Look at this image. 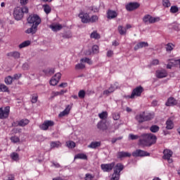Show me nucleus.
<instances>
[{"instance_id":"obj_1","label":"nucleus","mask_w":180,"mask_h":180,"mask_svg":"<svg viewBox=\"0 0 180 180\" xmlns=\"http://www.w3.org/2000/svg\"><path fill=\"white\" fill-rule=\"evenodd\" d=\"M157 142V136L153 134H143L139 137V144L143 147H151Z\"/></svg>"},{"instance_id":"obj_2","label":"nucleus","mask_w":180,"mask_h":180,"mask_svg":"<svg viewBox=\"0 0 180 180\" xmlns=\"http://www.w3.org/2000/svg\"><path fill=\"white\" fill-rule=\"evenodd\" d=\"M154 119V115L152 113H146L143 112L142 113L138 114L135 116V120L138 123H144V122H150Z\"/></svg>"},{"instance_id":"obj_3","label":"nucleus","mask_w":180,"mask_h":180,"mask_svg":"<svg viewBox=\"0 0 180 180\" xmlns=\"http://www.w3.org/2000/svg\"><path fill=\"white\" fill-rule=\"evenodd\" d=\"M29 13V8L26 6L17 7L14 9L13 16L15 20H20L23 18L25 13Z\"/></svg>"},{"instance_id":"obj_4","label":"nucleus","mask_w":180,"mask_h":180,"mask_svg":"<svg viewBox=\"0 0 180 180\" xmlns=\"http://www.w3.org/2000/svg\"><path fill=\"white\" fill-rule=\"evenodd\" d=\"M79 18L82 19V22L83 23H89V22H91V23H94V22H96V20H98V17L96 15H93L90 18L89 14L88 13H80L79 14Z\"/></svg>"},{"instance_id":"obj_5","label":"nucleus","mask_w":180,"mask_h":180,"mask_svg":"<svg viewBox=\"0 0 180 180\" xmlns=\"http://www.w3.org/2000/svg\"><path fill=\"white\" fill-rule=\"evenodd\" d=\"M124 166L122 163H117L115 167L114 173L112 175L111 179L118 180L120 178V172L123 171Z\"/></svg>"},{"instance_id":"obj_6","label":"nucleus","mask_w":180,"mask_h":180,"mask_svg":"<svg viewBox=\"0 0 180 180\" xmlns=\"http://www.w3.org/2000/svg\"><path fill=\"white\" fill-rule=\"evenodd\" d=\"M28 23L31 25H37L41 23V19L37 14L30 15L27 19Z\"/></svg>"},{"instance_id":"obj_7","label":"nucleus","mask_w":180,"mask_h":180,"mask_svg":"<svg viewBox=\"0 0 180 180\" xmlns=\"http://www.w3.org/2000/svg\"><path fill=\"white\" fill-rule=\"evenodd\" d=\"M163 154H164L162 157L163 160H165L166 161H167L169 164H172V162H174V160L172 158V154H174L172 150L169 149H166L164 150Z\"/></svg>"},{"instance_id":"obj_8","label":"nucleus","mask_w":180,"mask_h":180,"mask_svg":"<svg viewBox=\"0 0 180 180\" xmlns=\"http://www.w3.org/2000/svg\"><path fill=\"white\" fill-rule=\"evenodd\" d=\"M143 91H144V89L143 86H139L138 87H136L131 92V96H128V98H130L131 99H134V96H141V94H143Z\"/></svg>"},{"instance_id":"obj_9","label":"nucleus","mask_w":180,"mask_h":180,"mask_svg":"<svg viewBox=\"0 0 180 180\" xmlns=\"http://www.w3.org/2000/svg\"><path fill=\"white\" fill-rule=\"evenodd\" d=\"M175 65H179L180 68V59H168L167 60V68L171 70L172 67H175Z\"/></svg>"},{"instance_id":"obj_10","label":"nucleus","mask_w":180,"mask_h":180,"mask_svg":"<svg viewBox=\"0 0 180 180\" xmlns=\"http://www.w3.org/2000/svg\"><path fill=\"white\" fill-rule=\"evenodd\" d=\"M11 111V107L6 106L3 109L0 108V119H7L9 117V112Z\"/></svg>"},{"instance_id":"obj_11","label":"nucleus","mask_w":180,"mask_h":180,"mask_svg":"<svg viewBox=\"0 0 180 180\" xmlns=\"http://www.w3.org/2000/svg\"><path fill=\"white\" fill-rule=\"evenodd\" d=\"M101 167L103 172H110V171L113 169V167H115V162L109 164H102Z\"/></svg>"},{"instance_id":"obj_12","label":"nucleus","mask_w":180,"mask_h":180,"mask_svg":"<svg viewBox=\"0 0 180 180\" xmlns=\"http://www.w3.org/2000/svg\"><path fill=\"white\" fill-rule=\"evenodd\" d=\"M61 79V73L58 72L56 73L50 80V84L53 86H55V85H57L58 84V82Z\"/></svg>"},{"instance_id":"obj_13","label":"nucleus","mask_w":180,"mask_h":180,"mask_svg":"<svg viewBox=\"0 0 180 180\" xmlns=\"http://www.w3.org/2000/svg\"><path fill=\"white\" fill-rule=\"evenodd\" d=\"M138 8H140V4L137 2H131L126 5V9L127 11H129V12H131V11H134L135 9H137Z\"/></svg>"},{"instance_id":"obj_14","label":"nucleus","mask_w":180,"mask_h":180,"mask_svg":"<svg viewBox=\"0 0 180 180\" xmlns=\"http://www.w3.org/2000/svg\"><path fill=\"white\" fill-rule=\"evenodd\" d=\"M143 22H144V23H155V22H157V18H154L150 15L147 14L143 16Z\"/></svg>"},{"instance_id":"obj_15","label":"nucleus","mask_w":180,"mask_h":180,"mask_svg":"<svg viewBox=\"0 0 180 180\" xmlns=\"http://www.w3.org/2000/svg\"><path fill=\"white\" fill-rule=\"evenodd\" d=\"M132 155L133 157H146L150 155V153L139 149L133 152Z\"/></svg>"},{"instance_id":"obj_16","label":"nucleus","mask_w":180,"mask_h":180,"mask_svg":"<svg viewBox=\"0 0 180 180\" xmlns=\"http://www.w3.org/2000/svg\"><path fill=\"white\" fill-rule=\"evenodd\" d=\"M174 120H175V117H170L166 122V129L167 130H172L174 129Z\"/></svg>"},{"instance_id":"obj_17","label":"nucleus","mask_w":180,"mask_h":180,"mask_svg":"<svg viewBox=\"0 0 180 180\" xmlns=\"http://www.w3.org/2000/svg\"><path fill=\"white\" fill-rule=\"evenodd\" d=\"M115 86H110V87L108 89V90H105L103 92V95H106V96H109V95H110V94H112V92H115V89H117V85H118V83L117 82H115Z\"/></svg>"},{"instance_id":"obj_18","label":"nucleus","mask_w":180,"mask_h":180,"mask_svg":"<svg viewBox=\"0 0 180 180\" xmlns=\"http://www.w3.org/2000/svg\"><path fill=\"white\" fill-rule=\"evenodd\" d=\"M51 126H54V122L48 120V121H45L43 123V124L39 126V127L41 130H47V129H49V127Z\"/></svg>"},{"instance_id":"obj_19","label":"nucleus","mask_w":180,"mask_h":180,"mask_svg":"<svg viewBox=\"0 0 180 180\" xmlns=\"http://www.w3.org/2000/svg\"><path fill=\"white\" fill-rule=\"evenodd\" d=\"M177 103L178 101H176L174 97H170L167 99L166 106H175Z\"/></svg>"},{"instance_id":"obj_20","label":"nucleus","mask_w":180,"mask_h":180,"mask_svg":"<svg viewBox=\"0 0 180 180\" xmlns=\"http://www.w3.org/2000/svg\"><path fill=\"white\" fill-rule=\"evenodd\" d=\"M143 47H148V43L146 41L139 42L134 46V50H135V51H137L139 49H143Z\"/></svg>"},{"instance_id":"obj_21","label":"nucleus","mask_w":180,"mask_h":180,"mask_svg":"<svg viewBox=\"0 0 180 180\" xmlns=\"http://www.w3.org/2000/svg\"><path fill=\"white\" fill-rule=\"evenodd\" d=\"M37 26L39 25H32L30 28H28L25 33H27L28 34L31 33V34H34L36 32H37Z\"/></svg>"},{"instance_id":"obj_22","label":"nucleus","mask_w":180,"mask_h":180,"mask_svg":"<svg viewBox=\"0 0 180 180\" xmlns=\"http://www.w3.org/2000/svg\"><path fill=\"white\" fill-rule=\"evenodd\" d=\"M50 29L53 30V32H58V30H61L63 29V25L58 24H53L49 26Z\"/></svg>"},{"instance_id":"obj_23","label":"nucleus","mask_w":180,"mask_h":180,"mask_svg":"<svg viewBox=\"0 0 180 180\" xmlns=\"http://www.w3.org/2000/svg\"><path fill=\"white\" fill-rule=\"evenodd\" d=\"M107 15V18L108 19H115V18L117 16V13H116L115 11L108 10Z\"/></svg>"},{"instance_id":"obj_24","label":"nucleus","mask_w":180,"mask_h":180,"mask_svg":"<svg viewBox=\"0 0 180 180\" xmlns=\"http://www.w3.org/2000/svg\"><path fill=\"white\" fill-rule=\"evenodd\" d=\"M126 157H131V154L128 152H118L117 153V158H126Z\"/></svg>"},{"instance_id":"obj_25","label":"nucleus","mask_w":180,"mask_h":180,"mask_svg":"<svg viewBox=\"0 0 180 180\" xmlns=\"http://www.w3.org/2000/svg\"><path fill=\"white\" fill-rule=\"evenodd\" d=\"M70 110H71V106L68 105L67 108L58 115L59 117H64V116L70 113Z\"/></svg>"},{"instance_id":"obj_26","label":"nucleus","mask_w":180,"mask_h":180,"mask_svg":"<svg viewBox=\"0 0 180 180\" xmlns=\"http://www.w3.org/2000/svg\"><path fill=\"white\" fill-rule=\"evenodd\" d=\"M97 128L99 129V130H106L108 127H106V124H105L103 122L101 121L97 124Z\"/></svg>"},{"instance_id":"obj_27","label":"nucleus","mask_w":180,"mask_h":180,"mask_svg":"<svg viewBox=\"0 0 180 180\" xmlns=\"http://www.w3.org/2000/svg\"><path fill=\"white\" fill-rule=\"evenodd\" d=\"M89 148H96L97 147H101V142L93 141L89 146Z\"/></svg>"},{"instance_id":"obj_28","label":"nucleus","mask_w":180,"mask_h":180,"mask_svg":"<svg viewBox=\"0 0 180 180\" xmlns=\"http://www.w3.org/2000/svg\"><path fill=\"white\" fill-rule=\"evenodd\" d=\"M168 75V73H167V70H160L158 72V78H165Z\"/></svg>"},{"instance_id":"obj_29","label":"nucleus","mask_w":180,"mask_h":180,"mask_svg":"<svg viewBox=\"0 0 180 180\" xmlns=\"http://www.w3.org/2000/svg\"><path fill=\"white\" fill-rule=\"evenodd\" d=\"M91 39H101V34H98L96 31H94L91 35H90Z\"/></svg>"},{"instance_id":"obj_30","label":"nucleus","mask_w":180,"mask_h":180,"mask_svg":"<svg viewBox=\"0 0 180 180\" xmlns=\"http://www.w3.org/2000/svg\"><path fill=\"white\" fill-rule=\"evenodd\" d=\"M30 43L31 42L30 40L25 41L19 45V49H23L25 47H27V46H30Z\"/></svg>"},{"instance_id":"obj_31","label":"nucleus","mask_w":180,"mask_h":180,"mask_svg":"<svg viewBox=\"0 0 180 180\" xmlns=\"http://www.w3.org/2000/svg\"><path fill=\"white\" fill-rule=\"evenodd\" d=\"M118 32L120 34H126L127 29L124 27L120 25L118 26Z\"/></svg>"},{"instance_id":"obj_32","label":"nucleus","mask_w":180,"mask_h":180,"mask_svg":"<svg viewBox=\"0 0 180 180\" xmlns=\"http://www.w3.org/2000/svg\"><path fill=\"white\" fill-rule=\"evenodd\" d=\"M26 124H29V120L25 119V120H21L19 122H18V126H21V127H25L26 126Z\"/></svg>"},{"instance_id":"obj_33","label":"nucleus","mask_w":180,"mask_h":180,"mask_svg":"<svg viewBox=\"0 0 180 180\" xmlns=\"http://www.w3.org/2000/svg\"><path fill=\"white\" fill-rule=\"evenodd\" d=\"M43 8H44V11L46 13V15H49V13H50L51 12V8L50 7V6L46 4V5L43 6Z\"/></svg>"},{"instance_id":"obj_34","label":"nucleus","mask_w":180,"mask_h":180,"mask_svg":"<svg viewBox=\"0 0 180 180\" xmlns=\"http://www.w3.org/2000/svg\"><path fill=\"white\" fill-rule=\"evenodd\" d=\"M13 80V77L12 76H8L5 78L4 81L7 85H11L12 84V81Z\"/></svg>"},{"instance_id":"obj_35","label":"nucleus","mask_w":180,"mask_h":180,"mask_svg":"<svg viewBox=\"0 0 180 180\" xmlns=\"http://www.w3.org/2000/svg\"><path fill=\"white\" fill-rule=\"evenodd\" d=\"M75 159L79 158L80 160H86L87 157H86V155L84 153H79L75 155Z\"/></svg>"},{"instance_id":"obj_36","label":"nucleus","mask_w":180,"mask_h":180,"mask_svg":"<svg viewBox=\"0 0 180 180\" xmlns=\"http://www.w3.org/2000/svg\"><path fill=\"white\" fill-rule=\"evenodd\" d=\"M174 47H175V45H174L173 44L169 43L166 45V50L167 51H172Z\"/></svg>"},{"instance_id":"obj_37","label":"nucleus","mask_w":180,"mask_h":180,"mask_svg":"<svg viewBox=\"0 0 180 180\" xmlns=\"http://www.w3.org/2000/svg\"><path fill=\"white\" fill-rule=\"evenodd\" d=\"M11 158L14 161H18L19 160V154H18L17 153H13L11 154Z\"/></svg>"},{"instance_id":"obj_38","label":"nucleus","mask_w":180,"mask_h":180,"mask_svg":"<svg viewBox=\"0 0 180 180\" xmlns=\"http://www.w3.org/2000/svg\"><path fill=\"white\" fill-rule=\"evenodd\" d=\"M10 56H11V57H13V58H20V53L18 51L10 53Z\"/></svg>"},{"instance_id":"obj_39","label":"nucleus","mask_w":180,"mask_h":180,"mask_svg":"<svg viewBox=\"0 0 180 180\" xmlns=\"http://www.w3.org/2000/svg\"><path fill=\"white\" fill-rule=\"evenodd\" d=\"M80 61L81 63H86L87 64H89V65H92V60L88 58H82Z\"/></svg>"},{"instance_id":"obj_40","label":"nucleus","mask_w":180,"mask_h":180,"mask_svg":"<svg viewBox=\"0 0 180 180\" xmlns=\"http://www.w3.org/2000/svg\"><path fill=\"white\" fill-rule=\"evenodd\" d=\"M162 5L165 8H169L171 6V3L169 0H162Z\"/></svg>"},{"instance_id":"obj_41","label":"nucleus","mask_w":180,"mask_h":180,"mask_svg":"<svg viewBox=\"0 0 180 180\" xmlns=\"http://www.w3.org/2000/svg\"><path fill=\"white\" fill-rule=\"evenodd\" d=\"M8 86L5 84H0V92H6L8 91Z\"/></svg>"},{"instance_id":"obj_42","label":"nucleus","mask_w":180,"mask_h":180,"mask_svg":"<svg viewBox=\"0 0 180 180\" xmlns=\"http://www.w3.org/2000/svg\"><path fill=\"white\" fill-rule=\"evenodd\" d=\"M150 130L152 131V133H157V131H158V126L153 125L150 127Z\"/></svg>"},{"instance_id":"obj_43","label":"nucleus","mask_w":180,"mask_h":180,"mask_svg":"<svg viewBox=\"0 0 180 180\" xmlns=\"http://www.w3.org/2000/svg\"><path fill=\"white\" fill-rule=\"evenodd\" d=\"M85 68V65L82 63H78L75 65V70H84Z\"/></svg>"},{"instance_id":"obj_44","label":"nucleus","mask_w":180,"mask_h":180,"mask_svg":"<svg viewBox=\"0 0 180 180\" xmlns=\"http://www.w3.org/2000/svg\"><path fill=\"white\" fill-rule=\"evenodd\" d=\"M92 50L94 54H98V53H99V46H98V45H94Z\"/></svg>"},{"instance_id":"obj_45","label":"nucleus","mask_w":180,"mask_h":180,"mask_svg":"<svg viewBox=\"0 0 180 180\" xmlns=\"http://www.w3.org/2000/svg\"><path fill=\"white\" fill-rule=\"evenodd\" d=\"M66 144L68 148H74V147H75V142L74 141L67 142Z\"/></svg>"},{"instance_id":"obj_46","label":"nucleus","mask_w":180,"mask_h":180,"mask_svg":"<svg viewBox=\"0 0 180 180\" xmlns=\"http://www.w3.org/2000/svg\"><path fill=\"white\" fill-rule=\"evenodd\" d=\"M78 96L79 98H80L81 99H84V98H85V91L84 90H80L78 93Z\"/></svg>"},{"instance_id":"obj_47","label":"nucleus","mask_w":180,"mask_h":180,"mask_svg":"<svg viewBox=\"0 0 180 180\" xmlns=\"http://www.w3.org/2000/svg\"><path fill=\"white\" fill-rule=\"evenodd\" d=\"M98 116L100 119H106L108 117V112H103Z\"/></svg>"},{"instance_id":"obj_48","label":"nucleus","mask_w":180,"mask_h":180,"mask_svg":"<svg viewBox=\"0 0 180 180\" xmlns=\"http://www.w3.org/2000/svg\"><path fill=\"white\" fill-rule=\"evenodd\" d=\"M39 98V96L37 94H33L32 98V103H36L37 102V99Z\"/></svg>"},{"instance_id":"obj_49","label":"nucleus","mask_w":180,"mask_h":180,"mask_svg":"<svg viewBox=\"0 0 180 180\" xmlns=\"http://www.w3.org/2000/svg\"><path fill=\"white\" fill-rule=\"evenodd\" d=\"M129 137L131 140H137V139H140V136H139V135H134V134H129Z\"/></svg>"},{"instance_id":"obj_50","label":"nucleus","mask_w":180,"mask_h":180,"mask_svg":"<svg viewBox=\"0 0 180 180\" xmlns=\"http://www.w3.org/2000/svg\"><path fill=\"white\" fill-rule=\"evenodd\" d=\"M60 146V142H51V148H58Z\"/></svg>"},{"instance_id":"obj_51","label":"nucleus","mask_w":180,"mask_h":180,"mask_svg":"<svg viewBox=\"0 0 180 180\" xmlns=\"http://www.w3.org/2000/svg\"><path fill=\"white\" fill-rule=\"evenodd\" d=\"M178 11H179L178 7L175 6H172L170 8V12H172V13H176Z\"/></svg>"},{"instance_id":"obj_52","label":"nucleus","mask_w":180,"mask_h":180,"mask_svg":"<svg viewBox=\"0 0 180 180\" xmlns=\"http://www.w3.org/2000/svg\"><path fill=\"white\" fill-rule=\"evenodd\" d=\"M112 118L115 120H119L120 119V114L116 112L112 115Z\"/></svg>"},{"instance_id":"obj_53","label":"nucleus","mask_w":180,"mask_h":180,"mask_svg":"<svg viewBox=\"0 0 180 180\" xmlns=\"http://www.w3.org/2000/svg\"><path fill=\"white\" fill-rule=\"evenodd\" d=\"M11 140L13 141V143H19L20 141L19 137L18 136H12Z\"/></svg>"},{"instance_id":"obj_54","label":"nucleus","mask_w":180,"mask_h":180,"mask_svg":"<svg viewBox=\"0 0 180 180\" xmlns=\"http://www.w3.org/2000/svg\"><path fill=\"white\" fill-rule=\"evenodd\" d=\"M58 95H60L58 91H52L51 98L53 99L55 96H58Z\"/></svg>"},{"instance_id":"obj_55","label":"nucleus","mask_w":180,"mask_h":180,"mask_svg":"<svg viewBox=\"0 0 180 180\" xmlns=\"http://www.w3.org/2000/svg\"><path fill=\"white\" fill-rule=\"evenodd\" d=\"M22 77V74L18 73V74H15L13 77V79H19Z\"/></svg>"},{"instance_id":"obj_56","label":"nucleus","mask_w":180,"mask_h":180,"mask_svg":"<svg viewBox=\"0 0 180 180\" xmlns=\"http://www.w3.org/2000/svg\"><path fill=\"white\" fill-rule=\"evenodd\" d=\"M93 179H94V176H92V174H86L85 180H89V179L91 180Z\"/></svg>"},{"instance_id":"obj_57","label":"nucleus","mask_w":180,"mask_h":180,"mask_svg":"<svg viewBox=\"0 0 180 180\" xmlns=\"http://www.w3.org/2000/svg\"><path fill=\"white\" fill-rule=\"evenodd\" d=\"M29 68H30L29 64H27V63H24L22 67V70H29Z\"/></svg>"},{"instance_id":"obj_58","label":"nucleus","mask_w":180,"mask_h":180,"mask_svg":"<svg viewBox=\"0 0 180 180\" xmlns=\"http://www.w3.org/2000/svg\"><path fill=\"white\" fill-rule=\"evenodd\" d=\"M71 37H72V34H66L63 35L64 39H71Z\"/></svg>"},{"instance_id":"obj_59","label":"nucleus","mask_w":180,"mask_h":180,"mask_svg":"<svg viewBox=\"0 0 180 180\" xmlns=\"http://www.w3.org/2000/svg\"><path fill=\"white\" fill-rule=\"evenodd\" d=\"M151 66L153 65H158V60L155 59L153 60V62L150 64Z\"/></svg>"},{"instance_id":"obj_60","label":"nucleus","mask_w":180,"mask_h":180,"mask_svg":"<svg viewBox=\"0 0 180 180\" xmlns=\"http://www.w3.org/2000/svg\"><path fill=\"white\" fill-rule=\"evenodd\" d=\"M113 56V51H108L107 52V57H112Z\"/></svg>"},{"instance_id":"obj_61","label":"nucleus","mask_w":180,"mask_h":180,"mask_svg":"<svg viewBox=\"0 0 180 180\" xmlns=\"http://www.w3.org/2000/svg\"><path fill=\"white\" fill-rule=\"evenodd\" d=\"M27 2H28V0H20V3L21 5H26Z\"/></svg>"},{"instance_id":"obj_62","label":"nucleus","mask_w":180,"mask_h":180,"mask_svg":"<svg viewBox=\"0 0 180 180\" xmlns=\"http://www.w3.org/2000/svg\"><path fill=\"white\" fill-rule=\"evenodd\" d=\"M7 180H15V176L9 174Z\"/></svg>"},{"instance_id":"obj_63","label":"nucleus","mask_w":180,"mask_h":180,"mask_svg":"<svg viewBox=\"0 0 180 180\" xmlns=\"http://www.w3.org/2000/svg\"><path fill=\"white\" fill-rule=\"evenodd\" d=\"M157 105H158V101L155 100L152 102V106H157Z\"/></svg>"},{"instance_id":"obj_64","label":"nucleus","mask_w":180,"mask_h":180,"mask_svg":"<svg viewBox=\"0 0 180 180\" xmlns=\"http://www.w3.org/2000/svg\"><path fill=\"white\" fill-rule=\"evenodd\" d=\"M67 83H62V84H60V85H59V86L60 87V88H65V86H67Z\"/></svg>"}]
</instances>
